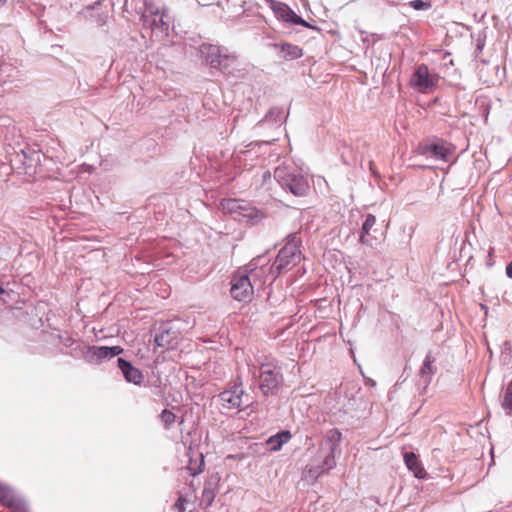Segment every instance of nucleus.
Wrapping results in <instances>:
<instances>
[{"label":"nucleus","instance_id":"obj_20","mask_svg":"<svg viewBox=\"0 0 512 512\" xmlns=\"http://www.w3.org/2000/svg\"><path fill=\"white\" fill-rule=\"evenodd\" d=\"M269 7L278 19L289 24L292 23L296 13L287 4L276 0H269Z\"/></svg>","mask_w":512,"mask_h":512},{"label":"nucleus","instance_id":"obj_34","mask_svg":"<svg viewBox=\"0 0 512 512\" xmlns=\"http://www.w3.org/2000/svg\"><path fill=\"white\" fill-rule=\"evenodd\" d=\"M204 496L209 497V504H211L212 500L214 499V495L212 493L208 494V493L204 492Z\"/></svg>","mask_w":512,"mask_h":512},{"label":"nucleus","instance_id":"obj_1","mask_svg":"<svg viewBox=\"0 0 512 512\" xmlns=\"http://www.w3.org/2000/svg\"><path fill=\"white\" fill-rule=\"evenodd\" d=\"M274 179L285 191L295 197H305L310 191V178L294 166H279L274 170Z\"/></svg>","mask_w":512,"mask_h":512},{"label":"nucleus","instance_id":"obj_6","mask_svg":"<svg viewBox=\"0 0 512 512\" xmlns=\"http://www.w3.org/2000/svg\"><path fill=\"white\" fill-rule=\"evenodd\" d=\"M301 259V251L295 245H285L282 247L274 262L267 269L270 274V281H274L288 266L296 264Z\"/></svg>","mask_w":512,"mask_h":512},{"label":"nucleus","instance_id":"obj_14","mask_svg":"<svg viewBox=\"0 0 512 512\" xmlns=\"http://www.w3.org/2000/svg\"><path fill=\"white\" fill-rule=\"evenodd\" d=\"M269 262L270 259L266 254L258 255L246 265L247 272L253 279L260 278L262 275H266L265 279L263 280L265 283L268 278L270 279L269 270L267 269L271 266L268 265Z\"/></svg>","mask_w":512,"mask_h":512},{"label":"nucleus","instance_id":"obj_29","mask_svg":"<svg viewBox=\"0 0 512 512\" xmlns=\"http://www.w3.org/2000/svg\"><path fill=\"white\" fill-rule=\"evenodd\" d=\"M291 25H301V26H304V27H307V28H310V29H315L314 26H312L311 24H309L305 19H303L300 15L298 14H295L293 20H292V23Z\"/></svg>","mask_w":512,"mask_h":512},{"label":"nucleus","instance_id":"obj_30","mask_svg":"<svg viewBox=\"0 0 512 512\" xmlns=\"http://www.w3.org/2000/svg\"><path fill=\"white\" fill-rule=\"evenodd\" d=\"M286 245H295L297 249H299L301 245V240L297 237L296 233H290L287 235Z\"/></svg>","mask_w":512,"mask_h":512},{"label":"nucleus","instance_id":"obj_13","mask_svg":"<svg viewBox=\"0 0 512 512\" xmlns=\"http://www.w3.org/2000/svg\"><path fill=\"white\" fill-rule=\"evenodd\" d=\"M117 366L120 369L124 379L128 383H132L134 385H141L144 380V375L142 371L136 368L131 361L126 360L117 356Z\"/></svg>","mask_w":512,"mask_h":512},{"label":"nucleus","instance_id":"obj_31","mask_svg":"<svg viewBox=\"0 0 512 512\" xmlns=\"http://www.w3.org/2000/svg\"><path fill=\"white\" fill-rule=\"evenodd\" d=\"M203 466H204V460H203V457L201 456V461L200 463L197 465V467H192L191 465H189V470H190V474L192 476H196L198 475L199 473L202 472L203 470Z\"/></svg>","mask_w":512,"mask_h":512},{"label":"nucleus","instance_id":"obj_38","mask_svg":"<svg viewBox=\"0 0 512 512\" xmlns=\"http://www.w3.org/2000/svg\"><path fill=\"white\" fill-rule=\"evenodd\" d=\"M370 385H376V382L375 381H371Z\"/></svg>","mask_w":512,"mask_h":512},{"label":"nucleus","instance_id":"obj_12","mask_svg":"<svg viewBox=\"0 0 512 512\" xmlns=\"http://www.w3.org/2000/svg\"><path fill=\"white\" fill-rule=\"evenodd\" d=\"M244 394L241 385H234L231 389L224 390L218 394L222 408L232 410L240 408L242 405V396Z\"/></svg>","mask_w":512,"mask_h":512},{"label":"nucleus","instance_id":"obj_24","mask_svg":"<svg viewBox=\"0 0 512 512\" xmlns=\"http://www.w3.org/2000/svg\"><path fill=\"white\" fill-rule=\"evenodd\" d=\"M219 62V66L215 69H218L225 74H231L237 63V56L234 53H229L227 48H224Z\"/></svg>","mask_w":512,"mask_h":512},{"label":"nucleus","instance_id":"obj_25","mask_svg":"<svg viewBox=\"0 0 512 512\" xmlns=\"http://www.w3.org/2000/svg\"><path fill=\"white\" fill-rule=\"evenodd\" d=\"M376 224V217L373 214H367L362 224L359 240L362 244L371 245L367 236L370 234L371 229Z\"/></svg>","mask_w":512,"mask_h":512},{"label":"nucleus","instance_id":"obj_21","mask_svg":"<svg viewBox=\"0 0 512 512\" xmlns=\"http://www.w3.org/2000/svg\"><path fill=\"white\" fill-rule=\"evenodd\" d=\"M84 17L95 24L96 26H103L107 20V12L103 11L100 7L99 3H96V6H87L83 10Z\"/></svg>","mask_w":512,"mask_h":512},{"label":"nucleus","instance_id":"obj_5","mask_svg":"<svg viewBox=\"0 0 512 512\" xmlns=\"http://www.w3.org/2000/svg\"><path fill=\"white\" fill-rule=\"evenodd\" d=\"M455 149L456 148L453 144L448 143L443 139L435 138L431 141L420 143L417 146V153L418 155L447 163L450 161Z\"/></svg>","mask_w":512,"mask_h":512},{"label":"nucleus","instance_id":"obj_28","mask_svg":"<svg viewBox=\"0 0 512 512\" xmlns=\"http://www.w3.org/2000/svg\"><path fill=\"white\" fill-rule=\"evenodd\" d=\"M409 5L415 10H427L431 8V3L424 0H412Z\"/></svg>","mask_w":512,"mask_h":512},{"label":"nucleus","instance_id":"obj_18","mask_svg":"<svg viewBox=\"0 0 512 512\" xmlns=\"http://www.w3.org/2000/svg\"><path fill=\"white\" fill-rule=\"evenodd\" d=\"M222 206L231 214H238L239 216L247 217L249 219H253L257 214V211L247 207L246 202L243 200L226 199L222 202Z\"/></svg>","mask_w":512,"mask_h":512},{"label":"nucleus","instance_id":"obj_7","mask_svg":"<svg viewBox=\"0 0 512 512\" xmlns=\"http://www.w3.org/2000/svg\"><path fill=\"white\" fill-rule=\"evenodd\" d=\"M165 10L160 11L153 5L146 7L142 15V22L144 28H149L152 33L166 34L169 30V21L165 20Z\"/></svg>","mask_w":512,"mask_h":512},{"label":"nucleus","instance_id":"obj_4","mask_svg":"<svg viewBox=\"0 0 512 512\" xmlns=\"http://www.w3.org/2000/svg\"><path fill=\"white\" fill-rule=\"evenodd\" d=\"M283 383L281 368L273 362H262L259 373V389L264 396L277 394Z\"/></svg>","mask_w":512,"mask_h":512},{"label":"nucleus","instance_id":"obj_35","mask_svg":"<svg viewBox=\"0 0 512 512\" xmlns=\"http://www.w3.org/2000/svg\"><path fill=\"white\" fill-rule=\"evenodd\" d=\"M276 139H277V138L272 137L271 139L266 140V141H265V143H271V142L275 141Z\"/></svg>","mask_w":512,"mask_h":512},{"label":"nucleus","instance_id":"obj_36","mask_svg":"<svg viewBox=\"0 0 512 512\" xmlns=\"http://www.w3.org/2000/svg\"><path fill=\"white\" fill-rule=\"evenodd\" d=\"M6 290L0 285V294H5Z\"/></svg>","mask_w":512,"mask_h":512},{"label":"nucleus","instance_id":"obj_27","mask_svg":"<svg viewBox=\"0 0 512 512\" xmlns=\"http://www.w3.org/2000/svg\"><path fill=\"white\" fill-rule=\"evenodd\" d=\"M160 417L166 429H169L174 424L176 419V415L168 409H163Z\"/></svg>","mask_w":512,"mask_h":512},{"label":"nucleus","instance_id":"obj_9","mask_svg":"<svg viewBox=\"0 0 512 512\" xmlns=\"http://www.w3.org/2000/svg\"><path fill=\"white\" fill-rule=\"evenodd\" d=\"M251 276L242 274L240 276H234L231 280L230 294L233 299L240 302H248L253 296V285L251 283Z\"/></svg>","mask_w":512,"mask_h":512},{"label":"nucleus","instance_id":"obj_26","mask_svg":"<svg viewBox=\"0 0 512 512\" xmlns=\"http://www.w3.org/2000/svg\"><path fill=\"white\" fill-rule=\"evenodd\" d=\"M501 406L505 411L506 415H512V380L507 384L504 390V396L501 402Z\"/></svg>","mask_w":512,"mask_h":512},{"label":"nucleus","instance_id":"obj_33","mask_svg":"<svg viewBox=\"0 0 512 512\" xmlns=\"http://www.w3.org/2000/svg\"><path fill=\"white\" fill-rule=\"evenodd\" d=\"M506 275L512 279V260L506 265Z\"/></svg>","mask_w":512,"mask_h":512},{"label":"nucleus","instance_id":"obj_15","mask_svg":"<svg viewBox=\"0 0 512 512\" xmlns=\"http://www.w3.org/2000/svg\"><path fill=\"white\" fill-rule=\"evenodd\" d=\"M287 117L288 113L282 107H272L265 117L257 123L256 128L260 129L268 126L278 129L286 121Z\"/></svg>","mask_w":512,"mask_h":512},{"label":"nucleus","instance_id":"obj_19","mask_svg":"<svg viewBox=\"0 0 512 512\" xmlns=\"http://www.w3.org/2000/svg\"><path fill=\"white\" fill-rule=\"evenodd\" d=\"M272 47L278 50L279 56L287 61L296 60L303 56L302 48L294 44L287 42L274 43Z\"/></svg>","mask_w":512,"mask_h":512},{"label":"nucleus","instance_id":"obj_40","mask_svg":"<svg viewBox=\"0 0 512 512\" xmlns=\"http://www.w3.org/2000/svg\"><path fill=\"white\" fill-rule=\"evenodd\" d=\"M5 2H6V0H0V4H3Z\"/></svg>","mask_w":512,"mask_h":512},{"label":"nucleus","instance_id":"obj_39","mask_svg":"<svg viewBox=\"0 0 512 512\" xmlns=\"http://www.w3.org/2000/svg\"><path fill=\"white\" fill-rule=\"evenodd\" d=\"M370 385H376V382L375 381H371Z\"/></svg>","mask_w":512,"mask_h":512},{"label":"nucleus","instance_id":"obj_32","mask_svg":"<svg viewBox=\"0 0 512 512\" xmlns=\"http://www.w3.org/2000/svg\"><path fill=\"white\" fill-rule=\"evenodd\" d=\"M484 44H485V39L478 38L477 46H476V56L482 52Z\"/></svg>","mask_w":512,"mask_h":512},{"label":"nucleus","instance_id":"obj_41","mask_svg":"<svg viewBox=\"0 0 512 512\" xmlns=\"http://www.w3.org/2000/svg\"><path fill=\"white\" fill-rule=\"evenodd\" d=\"M21 163H23V165H26V162L23 160H19Z\"/></svg>","mask_w":512,"mask_h":512},{"label":"nucleus","instance_id":"obj_23","mask_svg":"<svg viewBox=\"0 0 512 512\" xmlns=\"http://www.w3.org/2000/svg\"><path fill=\"white\" fill-rule=\"evenodd\" d=\"M292 437L289 430H281L275 435L270 436L266 443L269 446V450L277 452L282 449L283 445L286 444Z\"/></svg>","mask_w":512,"mask_h":512},{"label":"nucleus","instance_id":"obj_8","mask_svg":"<svg viewBox=\"0 0 512 512\" xmlns=\"http://www.w3.org/2000/svg\"><path fill=\"white\" fill-rule=\"evenodd\" d=\"M154 342L158 347L172 349L178 344L180 332L170 321L162 322L154 329Z\"/></svg>","mask_w":512,"mask_h":512},{"label":"nucleus","instance_id":"obj_3","mask_svg":"<svg viewBox=\"0 0 512 512\" xmlns=\"http://www.w3.org/2000/svg\"><path fill=\"white\" fill-rule=\"evenodd\" d=\"M342 439V433L337 428L329 429L325 435V444L328 450L323 452L319 451V458L321 462L317 465H311L309 474L315 478L328 472L335 466V451L339 448Z\"/></svg>","mask_w":512,"mask_h":512},{"label":"nucleus","instance_id":"obj_2","mask_svg":"<svg viewBox=\"0 0 512 512\" xmlns=\"http://www.w3.org/2000/svg\"><path fill=\"white\" fill-rule=\"evenodd\" d=\"M124 349L119 346H96L76 344L70 350V355L76 359H84L89 364L99 365L104 361L120 356Z\"/></svg>","mask_w":512,"mask_h":512},{"label":"nucleus","instance_id":"obj_17","mask_svg":"<svg viewBox=\"0 0 512 512\" xmlns=\"http://www.w3.org/2000/svg\"><path fill=\"white\" fill-rule=\"evenodd\" d=\"M435 357L431 352H428L423 360V363L419 370V384L423 385V388L426 389L432 381L433 376L437 372V367L435 366Z\"/></svg>","mask_w":512,"mask_h":512},{"label":"nucleus","instance_id":"obj_16","mask_svg":"<svg viewBox=\"0 0 512 512\" xmlns=\"http://www.w3.org/2000/svg\"><path fill=\"white\" fill-rule=\"evenodd\" d=\"M224 48L223 46L202 43L199 46V54L211 68L215 69L220 64L219 59Z\"/></svg>","mask_w":512,"mask_h":512},{"label":"nucleus","instance_id":"obj_11","mask_svg":"<svg viewBox=\"0 0 512 512\" xmlns=\"http://www.w3.org/2000/svg\"><path fill=\"white\" fill-rule=\"evenodd\" d=\"M0 502L13 512H28L26 501L8 485L0 483Z\"/></svg>","mask_w":512,"mask_h":512},{"label":"nucleus","instance_id":"obj_10","mask_svg":"<svg viewBox=\"0 0 512 512\" xmlns=\"http://www.w3.org/2000/svg\"><path fill=\"white\" fill-rule=\"evenodd\" d=\"M437 77L432 75L426 64H420L410 78V86L420 92H426L437 84Z\"/></svg>","mask_w":512,"mask_h":512},{"label":"nucleus","instance_id":"obj_37","mask_svg":"<svg viewBox=\"0 0 512 512\" xmlns=\"http://www.w3.org/2000/svg\"><path fill=\"white\" fill-rule=\"evenodd\" d=\"M21 153H22V155H23V158H24V159H27V155H26V153L24 152V150H21Z\"/></svg>","mask_w":512,"mask_h":512},{"label":"nucleus","instance_id":"obj_22","mask_svg":"<svg viewBox=\"0 0 512 512\" xmlns=\"http://www.w3.org/2000/svg\"><path fill=\"white\" fill-rule=\"evenodd\" d=\"M404 462L408 470L411 471L416 478H425L426 471L422 467L418 457L413 452H407L404 454Z\"/></svg>","mask_w":512,"mask_h":512}]
</instances>
